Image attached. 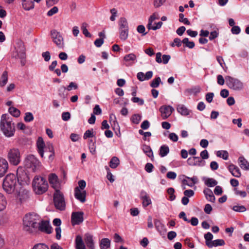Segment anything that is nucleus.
<instances>
[{
  "label": "nucleus",
  "instance_id": "obj_26",
  "mask_svg": "<svg viewBox=\"0 0 249 249\" xmlns=\"http://www.w3.org/2000/svg\"><path fill=\"white\" fill-rule=\"evenodd\" d=\"M229 171L232 175L236 178H239L241 175V172L239 168L234 164H231L228 167Z\"/></svg>",
  "mask_w": 249,
  "mask_h": 249
},
{
  "label": "nucleus",
  "instance_id": "obj_38",
  "mask_svg": "<svg viewBox=\"0 0 249 249\" xmlns=\"http://www.w3.org/2000/svg\"><path fill=\"white\" fill-rule=\"evenodd\" d=\"M7 201L3 195L0 193V211L3 210L6 207Z\"/></svg>",
  "mask_w": 249,
  "mask_h": 249
},
{
  "label": "nucleus",
  "instance_id": "obj_7",
  "mask_svg": "<svg viewBox=\"0 0 249 249\" xmlns=\"http://www.w3.org/2000/svg\"><path fill=\"white\" fill-rule=\"evenodd\" d=\"M16 54L14 56L16 58L20 59V63L21 65L24 66L25 64V58H26V49L24 45V43L20 40H18L15 46Z\"/></svg>",
  "mask_w": 249,
  "mask_h": 249
},
{
  "label": "nucleus",
  "instance_id": "obj_8",
  "mask_svg": "<svg viewBox=\"0 0 249 249\" xmlns=\"http://www.w3.org/2000/svg\"><path fill=\"white\" fill-rule=\"evenodd\" d=\"M225 79L227 86L232 90L239 91L244 88V83L237 78L227 76L225 77Z\"/></svg>",
  "mask_w": 249,
  "mask_h": 249
},
{
  "label": "nucleus",
  "instance_id": "obj_23",
  "mask_svg": "<svg viewBox=\"0 0 249 249\" xmlns=\"http://www.w3.org/2000/svg\"><path fill=\"white\" fill-rule=\"evenodd\" d=\"M53 223L54 226H56V228L55 229L56 232V238L57 239L59 240L61 237V230L60 227L61 224V221L59 218H55L53 219Z\"/></svg>",
  "mask_w": 249,
  "mask_h": 249
},
{
  "label": "nucleus",
  "instance_id": "obj_12",
  "mask_svg": "<svg viewBox=\"0 0 249 249\" xmlns=\"http://www.w3.org/2000/svg\"><path fill=\"white\" fill-rule=\"evenodd\" d=\"M84 213L82 212H73L71 216V222L72 225H79L84 220Z\"/></svg>",
  "mask_w": 249,
  "mask_h": 249
},
{
  "label": "nucleus",
  "instance_id": "obj_29",
  "mask_svg": "<svg viewBox=\"0 0 249 249\" xmlns=\"http://www.w3.org/2000/svg\"><path fill=\"white\" fill-rule=\"evenodd\" d=\"M240 167L245 170H249V162L243 157H240L238 159Z\"/></svg>",
  "mask_w": 249,
  "mask_h": 249
},
{
  "label": "nucleus",
  "instance_id": "obj_19",
  "mask_svg": "<svg viewBox=\"0 0 249 249\" xmlns=\"http://www.w3.org/2000/svg\"><path fill=\"white\" fill-rule=\"evenodd\" d=\"M51 229L49 222L47 221H42L41 222L40 221L38 223L37 229L41 231L51 233L52 232Z\"/></svg>",
  "mask_w": 249,
  "mask_h": 249
},
{
  "label": "nucleus",
  "instance_id": "obj_20",
  "mask_svg": "<svg viewBox=\"0 0 249 249\" xmlns=\"http://www.w3.org/2000/svg\"><path fill=\"white\" fill-rule=\"evenodd\" d=\"M8 169V161L4 158H0V177L4 176Z\"/></svg>",
  "mask_w": 249,
  "mask_h": 249
},
{
  "label": "nucleus",
  "instance_id": "obj_22",
  "mask_svg": "<svg viewBox=\"0 0 249 249\" xmlns=\"http://www.w3.org/2000/svg\"><path fill=\"white\" fill-rule=\"evenodd\" d=\"M49 152L50 154L48 155L50 160L52 161L54 156V151L53 146L52 143H48L44 146V153Z\"/></svg>",
  "mask_w": 249,
  "mask_h": 249
},
{
  "label": "nucleus",
  "instance_id": "obj_64",
  "mask_svg": "<svg viewBox=\"0 0 249 249\" xmlns=\"http://www.w3.org/2000/svg\"><path fill=\"white\" fill-rule=\"evenodd\" d=\"M231 32L233 34L238 35L241 32L240 27L238 26H234L231 29Z\"/></svg>",
  "mask_w": 249,
  "mask_h": 249
},
{
  "label": "nucleus",
  "instance_id": "obj_50",
  "mask_svg": "<svg viewBox=\"0 0 249 249\" xmlns=\"http://www.w3.org/2000/svg\"><path fill=\"white\" fill-rule=\"evenodd\" d=\"M34 119L33 114L31 112H26L25 114L24 121L26 122H30Z\"/></svg>",
  "mask_w": 249,
  "mask_h": 249
},
{
  "label": "nucleus",
  "instance_id": "obj_45",
  "mask_svg": "<svg viewBox=\"0 0 249 249\" xmlns=\"http://www.w3.org/2000/svg\"><path fill=\"white\" fill-rule=\"evenodd\" d=\"M141 115L138 114H135L132 116L131 121L133 124H138L141 120Z\"/></svg>",
  "mask_w": 249,
  "mask_h": 249
},
{
  "label": "nucleus",
  "instance_id": "obj_27",
  "mask_svg": "<svg viewBox=\"0 0 249 249\" xmlns=\"http://www.w3.org/2000/svg\"><path fill=\"white\" fill-rule=\"evenodd\" d=\"M203 193L204 194L206 199L208 201L211 202H214L215 198L213 194L212 191L210 189H205L203 190Z\"/></svg>",
  "mask_w": 249,
  "mask_h": 249
},
{
  "label": "nucleus",
  "instance_id": "obj_6",
  "mask_svg": "<svg viewBox=\"0 0 249 249\" xmlns=\"http://www.w3.org/2000/svg\"><path fill=\"white\" fill-rule=\"evenodd\" d=\"M24 162L25 166L33 172L39 170L41 166L40 161L33 155L27 156Z\"/></svg>",
  "mask_w": 249,
  "mask_h": 249
},
{
  "label": "nucleus",
  "instance_id": "obj_33",
  "mask_svg": "<svg viewBox=\"0 0 249 249\" xmlns=\"http://www.w3.org/2000/svg\"><path fill=\"white\" fill-rule=\"evenodd\" d=\"M225 241L223 239H216L212 241L211 244L207 243V246L209 248H212L213 247H217L219 246H223L225 245Z\"/></svg>",
  "mask_w": 249,
  "mask_h": 249
},
{
  "label": "nucleus",
  "instance_id": "obj_39",
  "mask_svg": "<svg viewBox=\"0 0 249 249\" xmlns=\"http://www.w3.org/2000/svg\"><path fill=\"white\" fill-rule=\"evenodd\" d=\"M76 245L77 249H85V246L83 242L82 237L80 236L76 237Z\"/></svg>",
  "mask_w": 249,
  "mask_h": 249
},
{
  "label": "nucleus",
  "instance_id": "obj_56",
  "mask_svg": "<svg viewBox=\"0 0 249 249\" xmlns=\"http://www.w3.org/2000/svg\"><path fill=\"white\" fill-rule=\"evenodd\" d=\"M106 169L107 171V177L110 182H113L114 181L113 175L111 173L109 168L107 166H106Z\"/></svg>",
  "mask_w": 249,
  "mask_h": 249
},
{
  "label": "nucleus",
  "instance_id": "obj_25",
  "mask_svg": "<svg viewBox=\"0 0 249 249\" xmlns=\"http://www.w3.org/2000/svg\"><path fill=\"white\" fill-rule=\"evenodd\" d=\"M36 145L37 147V151L40 156L43 158L44 156V148L45 146V143L43 139L41 137H39L37 139Z\"/></svg>",
  "mask_w": 249,
  "mask_h": 249
},
{
  "label": "nucleus",
  "instance_id": "obj_61",
  "mask_svg": "<svg viewBox=\"0 0 249 249\" xmlns=\"http://www.w3.org/2000/svg\"><path fill=\"white\" fill-rule=\"evenodd\" d=\"M183 194L185 196L187 197H190L194 195L195 193L193 190L189 189L184 191L183 192Z\"/></svg>",
  "mask_w": 249,
  "mask_h": 249
},
{
  "label": "nucleus",
  "instance_id": "obj_62",
  "mask_svg": "<svg viewBox=\"0 0 249 249\" xmlns=\"http://www.w3.org/2000/svg\"><path fill=\"white\" fill-rule=\"evenodd\" d=\"M58 11V9L56 6H54L51 9H50L47 13V15L48 16H52L53 15L57 13Z\"/></svg>",
  "mask_w": 249,
  "mask_h": 249
},
{
  "label": "nucleus",
  "instance_id": "obj_54",
  "mask_svg": "<svg viewBox=\"0 0 249 249\" xmlns=\"http://www.w3.org/2000/svg\"><path fill=\"white\" fill-rule=\"evenodd\" d=\"M179 21L181 22H183L184 24L186 25H190V22L187 18L184 17L183 14H179Z\"/></svg>",
  "mask_w": 249,
  "mask_h": 249
},
{
  "label": "nucleus",
  "instance_id": "obj_55",
  "mask_svg": "<svg viewBox=\"0 0 249 249\" xmlns=\"http://www.w3.org/2000/svg\"><path fill=\"white\" fill-rule=\"evenodd\" d=\"M232 210L235 212H244L246 211V209L244 206L236 205L232 207Z\"/></svg>",
  "mask_w": 249,
  "mask_h": 249
},
{
  "label": "nucleus",
  "instance_id": "obj_5",
  "mask_svg": "<svg viewBox=\"0 0 249 249\" xmlns=\"http://www.w3.org/2000/svg\"><path fill=\"white\" fill-rule=\"evenodd\" d=\"M17 186V178L15 175L10 174L5 178L3 182V188L8 194H12Z\"/></svg>",
  "mask_w": 249,
  "mask_h": 249
},
{
  "label": "nucleus",
  "instance_id": "obj_58",
  "mask_svg": "<svg viewBox=\"0 0 249 249\" xmlns=\"http://www.w3.org/2000/svg\"><path fill=\"white\" fill-rule=\"evenodd\" d=\"M154 224L156 228L159 231H160V230H162L164 228L163 225L161 223L160 221L158 219H155L154 220Z\"/></svg>",
  "mask_w": 249,
  "mask_h": 249
},
{
  "label": "nucleus",
  "instance_id": "obj_21",
  "mask_svg": "<svg viewBox=\"0 0 249 249\" xmlns=\"http://www.w3.org/2000/svg\"><path fill=\"white\" fill-rule=\"evenodd\" d=\"M184 177L185 178L182 180V183L184 185H188L189 187H193L197 182L198 179L196 177H193L192 178H190L187 176Z\"/></svg>",
  "mask_w": 249,
  "mask_h": 249
},
{
  "label": "nucleus",
  "instance_id": "obj_10",
  "mask_svg": "<svg viewBox=\"0 0 249 249\" xmlns=\"http://www.w3.org/2000/svg\"><path fill=\"white\" fill-rule=\"evenodd\" d=\"M119 26L120 38L122 40H125L128 37L129 30L128 23L125 18H120Z\"/></svg>",
  "mask_w": 249,
  "mask_h": 249
},
{
  "label": "nucleus",
  "instance_id": "obj_47",
  "mask_svg": "<svg viewBox=\"0 0 249 249\" xmlns=\"http://www.w3.org/2000/svg\"><path fill=\"white\" fill-rule=\"evenodd\" d=\"M159 17L158 14L155 13L153 14L149 18L148 23L147 27H149L152 24L153 22L156 19H158Z\"/></svg>",
  "mask_w": 249,
  "mask_h": 249
},
{
  "label": "nucleus",
  "instance_id": "obj_32",
  "mask_svg": "<svg viewBox=\"0 0 249 249\" xmlns=\"http://www.w3.org/2000/svg\"><path fill=\"white\" fill-rule=\"evenodd\" d=\"M137 56L136 55L133 53H129L125 55L124 57V60L126 62H131V64L133 65L135 63V61L136 60Z\"/></svg>",
  "mask_w": 249,
  "mask_h": 249
},
{
  "label": "nucleus",
  "instance_id": "obj_63",
  "mask_svg": "<svg viewBox=\"0 0 249 249\" xmlns=\"http://www.w3.org/2000/svg\"><path fill=\"white\" fill-rule=\"evenodd\" d=\"M78 186L76 188H78L79 189L84 190V188L86 187V183L84 180H81L78 182Z\"/></svg>",
  "mask_w": 249,
  "mask_h": 249
},
{
  "label": "nucleus",
  "instance_id": "obj_2",
  "mask_svg": "<svg viewBox=\"0 0 249 249\" xmlns=\"http://www.w3.org/2000/svg\"><path fill=\"white\" fill-rule=\"evenodd\" d=\"M0 128L4 135L11 137L14 135L15 126L12 118L7 114H2L0 122Z\"/></svg>",
  "mask_w": 249,
  "mask_h": 249
},
{
  "label": "nucleus",
  "instance_id": "obj_60",
  "mask_svg": "<svg viewBox=\"0 0 249 249\" xmlns=\"http://www.w3.org/2000/svg\"><path fill=\"white\" fill-rule=\"evenodd\" d=\"M162 24L163 23L161 21H159L157 23H156V26H152L151 25L150 26H149V27H147V28L149 30L152 29L153 30H156L157 29H160L161 27Z\"/></svg>",
  "mask_w": 249,
  "mask_h": 249
},
{
  "label": "nucleus",
  "instance_id": "obj_59",
  "mask_svg": "<svg viewBox=\"0 0 249 249\" xmlns=\"http://www.w3.org/2000/svg\"><path fill=\"white\" fill-rule=\"evenodd\" d=\"M32 249H49V248L46 245L40 243L35 245Z\"/></svg>",
  "mask_w": 249,
  "mask_h": 249
},
{
  "label": "nucleus",
  "instance_id": "obj_51",
  "mask_svg": "<svg viewBox=\"0 0 249 249\" xmlns=\"http://www.w3.org/2000/svg\"><path fill=\"white\" fill-rule=\"evenodd\" d=\"M66 88L64 86H62L60 87L58 89V94L62 98H65L66 96Z\"/></svg>",
  "mask_w": 249,
  "mask_h": 249
},
{
  "label": "nucleus",
  "instance_id": "obj_48",
  "mask_svg": "<svg viewBox=\"0 0 249 249\" xmlns=\"http://www.w3.org/2000/svg\"><path fill=\"white\" fill-rule=\"evenodd\" d=\"M87 24L86 23H83L82 24L81 26V29L82 30L83 34L86 36V37H91L90 34L88 30L87 29Z\"/></svg>",
  "mask_w": 249,
  "mask_h": 249
},
{
  "label": "nucleus",
  "instance_id": "obj_40",
  "mask_svg": "<svg viewBox=\"0 0 249 249\" xmlns=\"http://www.w3.org/2000/svg\"><path fill=\"white\" fill-rule=\"evenodd\" d=\"M205 184L209 187H213L217 184V181L213 178H208L205 181Z\"/></svg>",
  "mask_w": 249,
  "mask_h": 249
},
{
  "label": "nucleus",
  "instance_id": "obj_17",
  "mask_svg": "<svg viewBox=\"0 0 249 249\" xmlns=\"http://www.w3.org/2000/svg\"><path fill=\"white\" fill-rule=\"evenodd\" d=\"M74 196L81 203H84L86 201V191L79 189L78 188H75Z\"/></svg>",
  "mask_w": 249,
  "mask_h": 249
},
{
  "label": "nucleus",
  "instance_id": "obj_3",
  "mask_svg": "<svg viewBox=\"0 0 249 249\" xmlns=\"http://www.w3.org/2000/svg\"><path fill=\"white\" fill-rule=\"evenodd\" d=\"M32 185L35 192L38 195L45 193L48 189V184L46 180L39 176L35 177Z\"/></svg>",
  "mask_w": 249,
  "mask_h": 249
},
{
  "label": "nucleus",
  "instance_id": "obj_11",
  "mask_svg": "<svg viewBox=\"0 0 249 249\" xmlns=\"http://www.w3.org/2000/svg\"><path fill=\"white\" fill-rule=\"evenodd\" d=\"M51 37L53 42L59 48H63L64 46V39L60 32L55 30L51 31Z\"/></svg>",
  "mask_w": 249,
  "mask_h": 249
},
{
  "label": "nucleus",
  "instance_id": "obj_37",
  "mask_svg": "<svg viewBox=\"0 0 249 249\" xmlns=\"http://www.w3.org/2000/svg\"><path fill=\"white\" fill-rule=\"evenodd\" d=\"M177 110L182 115L186 116L189 114V110L183 105H179Z\"/></svg>",
  "mask_w": 249,
  "mask_h": 249
},
{
  "label": "nucleus",
  "instance_id": "obj_43",
  "mask_svg": "<svg viewBox=\"0 0 249 249\" xmlns=\"http://www.w3.org/2000/svg\"><path fill=\"white\" fill-rule=\"evenodd\" d=\"M160 83H161V79L160 77L154 78L150 83V86L153 88H158Z\"/></svg>",
  "mask_w": 249,
  "mask_h": 249
},
{
  "label": "nucleus",
  "instance_id": "obj_28",
  "mask_svg": "<svg viewBox=\"0 0 249 249\" xmlns=\"http://www.w3.org/2000/svg\"><path fill=\"white\" fill-rule=\"evenodd\" d=\"M85 241L87 247L89 248L90 249H94V245L93 240V237L92 235L89 234H86Z\"/></svg>",
  "mask_w": 249,
  "mask_h": 249
},
{
  "label": "nucleus",
  "instance_id": "obj_24",
  "mask_svg": "<svg viewBox=\"0 0 249 249\" xmlns=\"http://www.w3.org/2000/svg\"><path fill=\"white\" fill-rule=\"evenodd\" d=\"M140 197L142 200V206L144 207H147L151 203L149 196L145 191H142L141 192Z\"/></svg>",
  "mask_w": 249,
  "mask_h": 249
},
{
  "label": "nucleus",
  "instance_id": "obj_14",
  "mask_svg": "<svg viewBox=\"0 0 249 249\" xmlns=\"http://www.w3.org/2000/svg\"><path fill=\"white\" fill-rule=\"evenodd\" d=\"M174 110V108L170 106H163L160 108L161 117L164 120L168 118Z\"/></svg>",
  "mask_w": 249,
  "mask_h": 249
},
{
  "label": "nucleus",
  "instance_id": "obj_15",
  "mask_svg": "<svg viewBox=\"0 0 249 249\" xmlns=\"http://www.w3.org/2000/svg\"><path fill=\"white\" fill-rule=\"evenodd\" d=\"M49 181L52 187H53L55 191H60L59 190L60 183L58 181V177L56 174L52 173L49 176Z\"/></svg>",
  "mask_w": 249,
  "mask_h": 249
},
{
  "label": "nucleus",
  "instance_id": "obj_41",
  "mask_svg": "<svg viewBox=\"0 0 249 249\" xmlns=\"http://www.w3.org/2000/svg\"><path fill=\"white\" fill-rule=\"evenodd\" d=\"M182 43L185 47L190 49H193L195 46V43L193 41H190L188 38H184L182 40Z\"/></svg>",
  "mask_w": 249,
  "mask_h": 249
},
{
  "label": "nucleus",
  "instance_id": "obj_35",
  "mask_svg": "<svg viewBox=\"0 0 249 249\" xmlns=\"http://www.w3.org/2000/svg\"><path fill=\"white\" fill-rule=\"evenodd\" d=\"M142 150L144 153L149 158L153 157V153L151 147L146 144L142 145Z\"/></svg>",
  "mask_w": 249,
  "mask_h": 249
},
{
  "label": "nucleus",
  "instance_id": "obj_36",
  "mask_svg": "<svg viewBox=\"0 0 249 249\" xmlns=\"http://www.w3.org/2000/svg\"><path fill=\"white\" fill-rule=\"evenodd\" d=\"M169 152V147L166 145H162L160 149V155L161 157L166 156Z\"/></svg>",
  "mask_w": 249,
  "mask_h": 249
},
{
  "label": "nucleus",
  "instance_id": "obj_18",
  "mask_svg": "<svg viewBox=\"0 0 249 249\" xmlns=\"http://www.w3.org/2000/svg\"><path fill=\"white\" fill-rule=\"evenodd\" d=\"M17 197L21 203H23L28 199L29 197V192L28 190L20 188L18 192Z\"/></svg>",
  "mask_w": 249,
  "mask_h": 249
},
{
  "label": "nucleus",
  "instance_id": "obj_9",
  "mask_svg": "<svg viewBox=\"0 0 249 249\" xmlns=\"http://www.w3.org/2000/svg\"><path fill=\"white\" fill-rule=\"evenodd\" d=\"M53 203L55 207L60 211H63L66 207L64 195L60 191H55L53 194Z\"/></svg>",
  "mask_w": 249,
  "mask_h": 249
},
{
  "label": "nucleus",
  "instance_id": "obj_34",
  "mask_svg": "<svg viewBox=\"0 0 249 249\" xmlns=\"http://www.w3.org/2000/svg\"><path fill=\"white\" fill-rule=\"evenodd\" d=\"M120 164V160L116 157H113L109 161V166L112 169L116 168Z\"/></svg>",
  "mask_w": 249,
  "mask_h": 249
},
{
  "label": "nucleus",
  "instance_id": "obj_57",
  "mask_svg": "<svg viewBox=\"0 0 249 249\" xmlns=\"http://www.w3.org/2000/svg\"><path fill=\"white\" fill-rule=\"evenodd\" d=\"M182 43V41H181V40L179 38H175L174 39L173 42L172 43V44H171V46L172 47H174L175 46H177L178 47H179L181 45Z\"/></svg>",
  "mask_w": 249,
  "mask_h": 249
},
{
  "label": "nucleus",
  "instance_id": "obj_31",
  "mask_svg": "<svg viewBox=\"0 0 249 249\" xmlns=\"http://www.w3.org/2000/svg\"><path fill=\"white\" fill-rule=\"evenodd\" d=\"M110 247V240L108 238H103L100 242L101 249H108Z\"/></svg>",
  "mask_w": 249,
  "mask_h": 249
},
{
  "label": "nucleus",
  "instance_id": "obj_4",
  "mask_svg": "<svg viewBox=\"0 0 249 249\" xmlns=\"http://www.w3.org/2000/svg\"><path fill=\"white\" fill-rule=\"evenodd\" d=\"M7 158L11 165H18L21 160V155L19 149L17 147L9 148L7 151Z\"/></svg>",
  "mask_w": 249,
  "mask_h": 249
},
{
  "label": "nucleus",
  "instance_id": "obj_52",
  "mask_svg": "<svg viewBox=\"0 0 249 249\" xmlns=\"http://www.w3.org/2000/svg\"><path fill=\"white\" fill-rule=\"evenodd\" d=\"M204 238L206 240V244L207 246V243L211 244L212 241H211L213 238V235L210 232H207L204 235Z\"/></svg>",
  "mask_w": 249,
  "mask_h": 249
},
{
  "label": "nucleus",
  "instance_id": "obj_13",
  "mask_svg": "<svg viewBox=\"0 0 249 249\" xmlns=\"http://www.w3.org/2000/svg\"><path fill=\"white\" fill-rule=\"evenodd\" d=\"M17 176L18 181L28 182L30 180V178L27 173L24 171L23 168L19 166L17 170Z\"/></svg>",
  "mask_w": 249,
  "mask_h": 249
},
{
  "label": "nucleus",
  "instance_id": "obj_44",
  "mask_svg": "<svg viewBox=\"0 0 249 249\" xmlns=\"http://www.w3.org/2000/svg\"><path fill=\"white\" fill-rule=\"evenodd\" d=\"M9 112L12 115L16 117H18L20 114V111L14 107H10L9 108Z\"/></svg>",
  "mask_w": 249,
  "mask_h": 249
},
{
  "label": "nucleus",
  "instance_id": "obj_42",
  "mask_svg": "<svg viewBox=\"0 0 249 249\" xmlns=\"http://www.w3.org/2000/svg\"><path fill=\"white\" fill-rule=\"evenodd\" d=\"M216 156L218 157L222 158L225 160H227L229 157V153L227 151L220 150L217 152Z\"/></svg>",
  "mask_w": 249,
  "mask_h": 249
},
{
  "label": "nucleus",
  "instance_id": "obj_53",
  "mask_svg": "<svg viewBox=\"0 0 249 249\" xmlns=\"http://www.w3.org/2000/svg\"><path fill=\"white\" fill-rule=\"evenodd\" d=\"M167 192L170 195L169 199L171 201L174 200L176 198V196L174 195L175 190L173 188H169L167 190Z\"/></svg>",
  "mask_w": 249,
  "mask_h": 249
},
{
  "label": "nucleus",
  "instance_id": "obj_16",
  "mask_svg": "<svg viewBox=\"0 0 249 249\" xmlns=\"http://www.w3.org/2000/svg\"><path fill=\"white\" fill-rule=\"evenodd\" d=\"M187 163L191 166H203L205 164V161L199 157L189 158L187 160Z\"/></svg>",
  "mask_w": 249,
  "mask_h": 249
},
{
  "label": "nucleus",
  "instance_id": "obj_1",
  "mask_svg": "<svg viewBox=\"0 0 249 249\" xmlns=\"http://www.w3.org/2000/svg\"><path fill=\"white\" fill-rule=\"evenodd\" d=\"M40 217L36 213H32L25 215L23 218V230L32 233L37 230Z\"/></svg>",
  "mask_w": 249,
  "mask_h": 249
},
{
  "label": "nucleus",
  "instance_id": "obj_49",
  "mask_svg": "<svg viewBox=\"0 0 249 249\" xmlns=\"http://www.w3.org/2000/svg\"><path fill=\"white\" fill-rule=\"evenodd\" d=\"M94 136V135L93 134V129H89L86 131V132H85L83 136V138L84 139L86 140L89 138L93 137Z\"/></svg>",
  "mask_w": 249,
  "mask_h": 249
},
{
  "label": "nucleus",
  "instance_id": "obj_46",
  "mask_svg": "<svg viewBox=\"0 0 249 249\" xmlns=\"http://www.w3.org/2000/svg\"><path fill=\"white\" fill-rule=\"evenodd\" d=\"M1 82H0L1 86L3 87L6 84L8 80V73L6 71H4L1 75Z\"/></svg>",
  "mask_w": 249,
  "mask_h": 249
},
{
  "label": "nucleus",
  "instance_id": "obj_30",
  "mask_svg": "<svg viewBox=\"0 0 249 249\" xmlns=\"http://www.w3.org/2000/svg\"><path fill=\"white\" fill-rule=\"evenodd\" d=\"M22 4L25 10H30L34 7V3L32 0H22Z\"/></svg>",
  "mask_w": 249,
  "mask_h": 249
}]
</instances>
